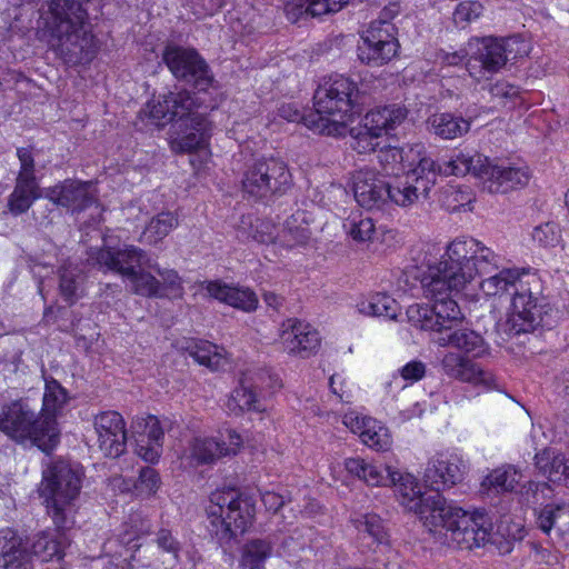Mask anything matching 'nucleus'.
<instances>
[{
    "label": "nucleus",
    "mask_w": 569,
    "mask_h": 569,
    "mask_svg": "<svg viewBox=\"0 0 569 569\" xmlns=\"http://www.w3.org/2000/svg\"><path fill=\"white\" fill-rule=\"evenodd\" d=\"M400 373L405 380L418 381L423 378L426 366L422 361L413 360L405 365Z\"/></svg>",
    "instance_id": "680f3d73"
},
{
    "label": "nucleus",
    "mask_w": 569,
    "mask_h": 569,
    "mask_svg": "<svg viewBox=\"0 0 569 569\" xmlns=\"http://www.w3.org/2000/svg\"><path fill=\"white\" fill-rule=\"evenodd\" d=\"M0 431L11 439L22 442L31 440L46 453L59 443L57 422L37 413L26 400H16L4 406L0 412Z\"/></svg>",
    "instance_id": "6e6552de"
},
{
    "label": "nucleus",
    "mask_w": 569,
    "mask_h": 569,
    "mask_svg": "<svg viewBox=\"0 0 569 569\" xmlns=\"http://www.w3.org/2000/svg\"><path fill=\"white\" fill-rule=\"evenodd\" d=\"M43 197L68 211L81 212L97 201L96 189L91 181L66 179L46 188Z\"/></svg>",
    "instance_id": "dca6fc26"
},
{
    "label": "nucleus",
    "mask_w": 569,
    "mask_h": 569,
    "mask_svg": "<svg viewBox=\"0 0 569 569\" xmlns=\"http://www.w3.org/2000/svg\"><path fill=\"white\" fill-rule=\"evenodd\" d=\"M152 271L148 267H141L128 279L133 293L146 298H158L160 293L159 279Z\"/></svg>",
    "instance_id": "de8ad7c7"
},
{
    "label": "nucleus",
    "mask_w": 569,
    "mask_h": 569,
    "mask_svg": "<svg viewBox=\"0 0 569 569\" xmlns=\"http://www.w3.org/2000/svg\"><path fill=\"white\" fill-rule=\"evenodd\" d=\"M465 472L466 465L460 456L439 452L428 460L423 482L432 490L431 493H440L462 481Z\"/></svg>",
    "instance_id": "2eb2a0df"
},
{
    "label": "nucleus",
    "mask_w": 569,
    "mask_h": 569,
    "mask_svg": "<svg viewBox=\"0 0 569 569\" xmlns=\"http://www.w3.org/2000/svg\"><path fill=\"white\" fill-rule=\"evenodd\" d=\"M177 227L178 218L172 212L162 211L150 219L139 240L150 246L158 244Z\"/></svg>",
    "instance_id": "58836bf2"
},
{
    "label": "nucleus",
    "mask_w": 569,
    "mask_h": 569,
    "mask_svg": "<svg viewBox=\"0 0 569 569\" xmlns=\"http://www.w3.org/2000/svg\"><path fill=\"white\" fill-rule=\"evenodd\" d=\"M148 268L159 277V296L158 298L177 299L184 293L182 279L173 269L160 268L158 263L148 264Z\"/></svg>",
    "instance_id": "c03bdc74"
},
{
    "label": "nucleus",
    "mask_w": 569,
    "mask_h": 569,
    "mask_svg": "<svg viewBox=\"0 0 569 569\" xmlns=\"http://www.w3.org/2000/svg\"><path fill=\"white\" fill-rule=\"evenodd\" d=\"M261 501L269 511L276 513L284 505L286 498L277 492L266 490L261 492Z\"/></svg>",
    "instance_id": "0e129e2a"
},
{
    "label": "nucleus",
    "mask_w": 569,
    "mask_h": 569,
    "mask_svg": "<svg viewBox=\"0 0 569 569\" xmlns=\"http://www.w3.org/2000/svg\"><path fill=\"white\" fill-rule=\"evenodd\" d=\"M309 222L305 211H297L290 216L282 230V239L289 247L305 244L310 238Z\"/></svg>",
    "instance_id": "37998d69"
},
{
    "label": "nucleus",
    "mask_w": 569,
    "mask_h": 569,
    "mask_svg": "<svg viewBox=\"0 0 569 569\" xmlns=\"http://www.w3.org/2000/svg\"><path fill=\"white\" fill-rule=\"evenodd\" d=\"M520 480L513 466H501L491 470L480 482L479 493L483 498H495L512 492Z\"/></svg>",
    "instance_id": "c85d7f7f"
},
{
    "label": "nucleus",
    "mask_w": 569,
    "mask_h": 569,
    "mask_svg": "<svg viewBox=\"0 0 569 569\" xmlns=\"http://www.w3.org/2000/svg\"><path fill=\"white\" fill-rule=\"evenodd\" d=\"M480 8L481 6L477 2H462L457 7L453 19L457 23L469 22L479 16Z\"/></svg>",
    "instance_id": "bf43d9fd"
},
{
    "label": "nucleus",
    "mask_w": 569,
    "mask_h": 569,
    "mask_svg": "<svg viewBox=\"0 0 569 569\" xmlns=\"http://www.w3.org/2000/svg\"><path fill=\"white\" fill-rule=\"evenodd\" d=\"M84 473L79 463L64 459L51 460L42 470L40 496L59 532L70 530L77 512Z\"/></svg>",
    "instance_id": "0eeeda50"
},
{
    "label": "nucleus",
    "mask_w": 569,
    "mask_h": 569,
    "mask_svg": "<svg viewBox=\"0 0 569 569\" xmlns=\"http://www.w3.org/2000/svg\"><path fill=\"white\" fill-rule=\"evenodd\" d=\"M162 60L176 79L199 91L208 90L216 82L209 64L193 48L167 46L162 53Z\"/></svg>",
    "instance_id": "f8f14e48"
},
{
    "label": "nucleus",
    "mask_w": 569,
    "mask_h": 569,
    "mask_svg": "<svg viewBox=\"0 0 569 569\" xmlns=\"http://www.w3.org/2000/svg\"><path fill=\"white\" fill-rule=\"evenodd\" d=\"M347 233L357 242L370 241L376 232L373 219L363 217L359 219H350L345 223Z\"/></svg>",
    "instance_id": "3c124183"
},
{
    "label": "nucleus",
    "mask_w": 569,
    "mask_h": 569,
    "mask_svg": "<svg viewBox=\"0 0 569 569\" xmlns=\"http://www.w3.org/2000/svg\"><path fill=\"white\" fill-rule=\"evenodd\" d=\"M443 372L453 379L473 385H482L486 388H496V377L482 370L471 360L455 352H448L441 360Z\"/></svg>",
    "instance_id": "b1692460"
},
{
    "label": "nucleus",
    "mask_w": 569,
    "mask_h": 569,
    "mask_svg": "<svg viewBox=\"0 0 569 569\" xmlns=\"http://www.w3.org/2000/svg\"><path fill=\"white\" fill-rule=\"evenodd\" d=\"M271 375L266 370H249L244 372L239 380V387L231 392L228 399V409L234 415H240L243 411L263 410L257 392L270 386L267 381H271Z\"/></svg>",
    "instance_id": "412c9836"
},
{
    "label": "nucleus",
    "mask_w": 569,
    "mask_h": 569,
    "mask_svg": "<svg viewBox=\"0 0 569 569\" xmlns=\"http://www.w3.org/2000/svg\"><path fill=\"white\" fill-rule=\"evenodd\" d=\"M488 157L479 153H465L458 152L449 160L443 161L441 169L442 174L449 176H465L467 173L473 174L478 179H482Z\"/></svg>",
    "instance_id": "473e14b6"
},
{
    "label": "nucleus",
    "mask_w": 569,
    "mask_h": 569,
    "mask_svg": "<svg viewBox=\"0 0 569 569\" xmlns=\"http://www.w3.org/2000/svg\"><path fill=\"white\" fill-rule=\"evenodd\" d=\"M272 545L270 538L249 540L243 547L241 569H263L266 560L271 556Z\"/></svg>",
    "instance_id": "a19ab883"
},
{
    "label": "nucleus",
    "mask_w": 569,
    "mask_h": 569,
    "mask_svg": "<svg viewBox=\"0 0 569 569\" xmlns=\"http://www.w3.org/2000/svg\"><path fill=\"white\" fill-rule=\"evenodd\" d=\"M406 158L413 166L407 172L409 178H412L423 192L429 193L437 181V177L442 174V163H438L429 157L422 144L410 147Z\"/></svg>",
    "instance_id": "a878e982"
},
{
    "label": "nucleus",
    "mask_w": 569,
    "mask_h": 569,
    "mask_svg": "<svg viewBox=\"0 0 569 569\" xmlns=\"http://www.w3.org/2000/svg\"><path fill=\"white\" fill-rule=\"evenodd\" d=\"M356 201L367 210L380 208L388 198V184L373 170L361 169L352 176Z\"/></svg>",
    "instance_id": "5701e85b"
},
{
    "label": "nucleus",
    "mask_w": 569,
    "mask_h": 569,
    "mask_svg": "<svg viewBox=\"0 0 569 569\" xmlns=\"http://www.w3.org/2000/svg\"><path fill=\"white\" fill-rule=\"evenodd\" d=\"M63 542L52 538L47 532H40L30 543L32 557H40L43 561H48L53 557H62Z\"/></svg>",
    "instance_id": "8fccbe9b"
},
{
    "label": "nucleus",
    "mask_w": 569,
    "mask_h": 569,
    "mask_svg": "<svg viewBox=\"0 0 569 569\" xmlns=\"http://www.w3.org/2000/svg\"><path fill=\"white\" fill-rule=\"evenodd\" d=\"M162 443L154 445L143 438L137 439L136 453L144 461L154 463L161 455Z\"/></svg>",
    "instance_id": "6e6d98bb"
},
{
    "label": "nucleus",
    "mask_w": 569,
    "mask_h": 569,
    "mask_svg": "<svg viewBox=\"0 0 569 569\" xmlns=\"http://www.w3.org/2000/svg\"><path fill=\"white\" fill-rule=\"evenodd\" d=\"M500 263V256L482 242L470 237L455 239L447 246L442 260L429 267L421 278L423 293L433 303L409 306L406 311L408 321L437 336L452 329L461 321L462 313L451 292L460 291L476 277L498 270Z\"/></svg>",
    "instance_id": "f257e3e1"
},
{
    "label": "nucleus",
    "mask_w": 569,
    "mask_h": 569,
    "mask_svg": "<svg viewBox=\"0 0 569 569\" xmlns=\"http://www.w3.org/2000/svg\"><path fill=\"white\" fill-rule=\"evenodd\" d=\"M93 428L100 450L106 457L118 458L126 451L127 430L122 416L103 411L94 416Z\"/></svg>",
    "instance_id": "a211bd4d"
},
{
    "label": "nucleus",
    "mask_w": 569,
    "mask_h": 569,
    "mask_svg": "<svg viewBox=\"0 0 569 569\" xmlns=\"http://www.w3.org/2000/svg\"><path fill=\"white\" fill-rule=\"evenodd\" d=\"M388 486H393L400 503L415 512L430 533L456 543L461 549L485 547L492 525L483 511L469 512L440 493H421L410 473L388 470Z\"/></svg>",
    "instance_id": "f03ea898"
},
{
    "label": "nucleus",
    "mask_w": 569,
    "mask_h": 569,
    "mask_svg": "<svg viewBox=\"0 0 569 569\" xmlns=\"http://www.w3.org/2000/svg\"><path fill=\"white\" fill-rule=\"evenodd\" d=\"M204 288L210 297L244 312L258 308V297L250 288L233 287L220 281H207Z\"/></svg>",
    "instance_id": "bb28decb"
},
{
    "label": "nucleus",
    "mask_w": 569,
    "mask_h": 569,
    "mask_svg": "<svg viewBox=\"0 0 569 569\" xmlns=\"http://www.w3.org/2000/svg\"><path fill=\"white\" fill-rule=\"evenodd\" d=\"M67 390L54 379L46 380L42 401V417H50L56 421L57 412L67 403Z\"/></svg>",
    "instance_id": "49530a36"
},
{
    "label": "nucleus",
    "mask_w": 569,
    "mask_h": 569,
    "mask_svg": "<svg viewBox=\"0 0 569 569\" xmlns=\"http://www.w3.org/2000/svg\"><path fill=\"white\" fill-rule=\"evenodd\" d=\"M281 343L283 350L301 359L316 355L321 345L317 329L302 320L290 318L282 323Z\"/></svg>",
    "instance_id": "6ab92c4d"
},
{
    "label": "nucleus",
    "mask_w": 569,
    "mask_h": 569,
    "mask_svg": "<svg viewBox=\"0 0 569 569\" xmlns=\"http://www.w3.org/2000/svg\"><path fill=\"white\" fill-rule=\"evenodd\" d=\"M396 27L387 20H373L361 36L358 46L359 59L369 66H382L398 52L399 42Z\"/></svg>",
    "instance_id": "ddd939ff"
},
{
    "label": "nucleus",
    "mask_w": 569,
    "mask_h": 569,
    "mask_svg": "<svg viewBox=\"0 0 569 569\" xmlns=\"http://www.w3.org/2000/svg\"><path fill=\"white\" fill-rule=\"evenodd\" d=\"M361 311L368 316L396 319L399 313L397 301L388 295L377 293L361 305Z\"/></svg>",
    "instance_id": "09e8293b"
},
{
    "label": "nucleus",
    "mask_w": 569,
    "mask_h": 569,
    "mask_svg": "<svg viewBox=\"0 0 569 569\" xmlns=\"http://www.w3.org/2000/svg\"><path fill=\"white\" fill-rule=\"evenodd\" d=\"M388 184V198L391 202L400 207H409L413 204L420 197H428L429 193L423 192L409 174L395 179Z\"/></svg>",
    "instance_id": "4c0bfd02"
},
{
    "label": "nucleus",
    "mask_w": 569,
    "mask_h": 569,
    "mask_svg": "<svg viewBox=\"0 0 569 569\" xmlns=\"http://www.w3.org/2000/svg\"><path fill=\"white\" fill-rule=\"evenodd\" d=\"M379 160L381 163H398L403 160V150L390 147L386 150H381L379 153Z\"/></svg>",
    "instance_id": "338daca9"
},
{
    "label": "nucleus",
    "mask_w": 569,
    "mask_h": 569,
    "mask_svg": "<svg viewBox=\"0 0 569 569\" xmlns=\"http://www.w3.org/2000/svg\"><path fill=\"white\" fill-rule=\"evenodd\" d=\"M181 349L187 351L196 362L212 371L219 370L227 362L224 349L209 341H186V346H181Z\"/></svg>",
    "instance_id": "72a5a7b5"
},
{
    "label": "nucleus",
    "mask_w": 569,
    "mask_h": 569,
    "mask_svg": "<svg viewBox=\"0 0 569 569\" xmlns=\"http://www.w3.org/2000/svg\"><path fill=\"white\" fill-rule=\"evenodd\" d=\"M201 106L200 99L188 90L169 91L148 102L141 112L154 120L158 127L173 122L171 150L187 153L202 148L212 132L211 121L199 112Z\"/></svg>",
    "instance_id": "39448f33"
},
{
    "label": "nucleus",
    "mask_w": 569,
    "mask_h": 569,
    "mask_svg": "<svg viewBox=\"0 0 569 569\" xmlns=\"http://www.w3.org/2000/svg\"><path fill=\"white\" fill-rule=\"evenodd\" d=\"M343 465L349 475L357 477L368 486H388L389 467L377 466L359 457L348 458Z\"/></svg>",
    "instance_id": "c9c22d12"
},
{
    "label": "nucleus",
    "mask_w": 569,
    "mask_h": 569,
    "mask_svg": "<svg viewBox=\"0 0 569 569\" xmlns=\"http://www.w3.org/2000/svg\"><path fill=\"white\" fill-rule=\"evenodd\" d=\"M92 0H47L41 13L43 32L51 49L67 64L90 61L96 53L89 23L88 4Z\"/></svg>",
    "instance_id": "20e7f679"
},
{
    "label": "nucleus",
    "mask_w": 569,
    "mask_h": 569,
    "mask_svg": "<svg viewBox=\"0 0 569 569\" xmlns=\"http://www.w3.org/2000/svg\"><path fill=\"white\" fill-rule=\"evenodd\" d=\"M242 191L253 199L282 194L291 186L287 164L274 158H262L248 167L242 178Z\"/></svg>",
    "instance_id": "9d476101"
},
{
    "label": "nucleus",
    "mask_w": 569,
    "mask_h": 569,
    "mask_svg": "<svg viewBox=\"0 0 569 569\" xmlns=\"http://www.w3.org/2000/svg\"><path fill=\"white\" fill-rule=\"evenodd\" d=\"M360 89L349 77L336 74L320 84L313 96L315 111L306 118L307 127L328 136H342L358 112Z\"/></svg>",
    "instance_id": "423d86ee"
},
{
    "label": "nucleus",
    "mask_w": 569,
    "mask_h": 569,
    "mask_svg": "<svg viewBox=\"0 0 569 569\" xmlns=\"http://www.w3.org/2000/svg\"><path fill=\"white\" fill-rule=\"evenodd\" d=\"M400 12V7L397 3H391L388 7H385L381 12L378 20H387L390 22L396 16H398Z\"/></svg>",
    "instance_id": "774afa93"
},
{
    "label": "nucleus",
    "mask_w": 569,
    "mask_h": 569,
    "mask_svg": "<svg viewBox=\"0 0 569 569\" xmlns=\"http://www.w3.org/2000/svg\"><path fill=\"white\" fill-rule=\"evenodd\" d=\"M254 503L248 497H243L239 502L222 517V523L213 522L208 529L220 542L230 541L238 533H243L251 525L254 517Z\"/></svg>",
    "instance_id": "4be33fe9"
},
{
    "label": "nucleus",
    "mask_w": 569,
    "mask_h": 569,
    "mask_svg": "<svg viewBox=\"0 0 569 569\" xmlns=\"http://www.w3.org/2000/svg\"><path fill=\"white\" fill-rule=\"evenodd\" d=\"M349 417L346 416L345 423L348 422ZM350 420H353L350 418ZM352 431L355 433H359L361 441L377 451H386L391 446V436L389 433L388 428L382 426L375 419L371 418H356L355 425L350 421Z\"/></svg>",
    "instance_id": "c756f323"
},
{
    "label": "nucleus",
    "mask_w": 569,
    "mask_h": 569,
    "mask_svg": "<svg viewBox=\"0 0 569 569\" xmlns=\"http://www.w3.org/2000/svg\"><path fill=\"white\" fill-rule=\"evenodd\" d=\"M242 439L233 430H228L226 438H194L188 449L186 459L190 466L208 465L217 461L218 459L236 455L240 448Z\"/></svg>",
    "instance_id": "f3484780"
},
{
    "label": "nucleus",
    "mask_w": 569,
    "mask_h": 569,
    "mask_svg": "<svg viewBox=\"0 0 569 569\" xmlns=\"http://www.w3.org/2000/svg\"><path fill=\"white\" fill-rule=\"evenodd\" d=\"M29 541H23L13 530L0 532V567L2 569H32Z\"/></svg>",
    "instance_id": "393cba45"
},
{
    "label": "nucleus",
    "mask_w": 569,
    "mask_h": 569,
    "mask_svg": "<svg viewBox=\"0 0 569 569\" xmlns=\"http://www.w3.org/2000/svg\"><path fill=\"white\" fill-rule=\"evenodd\" d=\"M433 341L440 347H451L472 357H481L487 351V345L481 335L458 325L436 336Z\"/></svg>",
    "instance_id": "cd10ccee"
},
{
    "label": "nucleus",
    "mask_w": 569,
    "mask_h": 569,
    "mask_svg": "<svg viewBox=\"0 0 569 569\" xmlns=\"http://www.w3.org/2000/svg\"><path fill=\"white\" fill-rule=\"evenodd\" d=\"M157 546L166 552L172 553L176 558L180 550L179 541L172 536L171 531L166 528L159 529L156 537Z\"/></svg>",
    "instance_id": "13d9d810"
},
{
    "label": "nucleus",
    "mask_w": 569,
    "mask_h": 569,
    "mask_svg": "<svg viewBox=\"0 0 569 569\" xmlns=\"http://www.w3.org/2000/svg\"><path fill=\"white\" fill-rule=\"evenodd\" d=\"M17 157L20 162V170L17 178L37 179L34 158L30 149L18 148Z\"/></svg>",
    "instance_id": "5fc2aeb1"
},
{
    "label": "nucleus",
    "mask_w": 569,
    "mask_h": 569,
    "mask_svg": "<svg viewBox=\"0 0 569 569\" xmlns=\"http://www.w3.org/2000/svg\"><path fill=\"white\" fill-rule=\"evenodd\" d=\"M279 114L281 118H283L290 122H298V121L302 120L306 126H307L306 118L309 117V113L301 114L300 111L297 108H295L292 104H282L279 108Z\"/></svg>",
    "instance_id": "69168bd1"
},
{
    "label": "nucleus",
    "mask_w": 569,
    "mask_h": 569,
    "mask_svg": "<svg viewBox=\"0 0 569 569\" xmlns=\"http://www.w3.org/2000/svg\"><path fill=\"white\" fill-rule=\"evenodd\" d=\"M243 497L234 489H227L211 493L210 503L207 507L209 525L213 522L222 523V517Z\"/></svg>",
    "instance_id": "a18cd8bd"
},
{
    "label": "nucleus",
    "mask_w": 569,
    "mask_h": 569,
    "mask_svg": "<svg viewBox=\"0 0 569 569\" xmlns=\"http://www.w3.org/2000/svg\"><path fill=\"white\" fill-rule=\"evenodd\" d=\"M528 53V44L518 36L508 38H483L467 62V70L477 82L488 80V74L498 72L508 61Z\"/></svg>",
    "instance_id": "1a4fd4ad"
},
{
    "label": "nucleus",
    "mask_w": 569,
    "mask_h": 569,
    "mask_svg": "<svg viewBox=\"0 0 569 569\" xmlns=\"http://www.w3.org/2000/svg\"><path fill=\"white\" fill-rule=\"evenodd\" d=\"M92 264L103 272H114L129 279L141 267H148L150 259L147 252L133 244L122 248L104 247L91 252Z\"/></svg>",
    "instance_id": "4468645a"
},
{
    "label": "nucleus",
    "mask_w": 569,
    "mask_h": 569,
    "mask_svg": "<svg viewBox=\"0 0 569 569\" xmlns=\"http://www.w3.org/2000/svg\"><path fill=\"white\" fill-rule=\"evenodd\" d=\"M351 521L359 533L367 535L378 545L389 542L385 522L377 513H359L353 516Z\"/></svg>",
    "instance_id": "79ce46f5"
},
{
    "label": "nucleus",
    "mask_w": 569,
    "mask_h": 569,
    "mask_svg": "<svg viewBox=\"0 0 569 569\" xmlns=\"http://www.w3.org/2000/svg\"><path fill=\"white\" fill-rule=\"evenodd\" d=\"M535 465L539 472L552 482L569 480V458L561 455L552 456L545 450L535 456Z\"/></svg>",
    "instance_id": "ea45409f"
},
{
    "label": "nucleus",
    "mask_w": 569,
    "mask_h": 569,
    "mask_svg": "<svg viewBox=\"0 0 569 569\" xmlns=\"http://www.w3.org/2000/svg\"><path fill=\"white\" fill-rule=\"evenodd\" d=\"M407 117V108L397 103L377 107L368 111L359 127L349 129L350 136L355 139L353 149L359 153L375 151L377 147L375 140L383 134H389Z\"/></svg>",
    "instance_id": "9b49d317"
},
{
    "label": "nucleus",
    "mask_w": 569,
    "mask_h": 569,
    "mask_svg": "<svg viewBox=\"0 0 569 569\" xmlns=\"http://www.w3.org/2000/svg\"><path fill=\"white\" fill-rule=\"evenodd\" d=\"M59 293L70 306L76 303L83 295L84 274L82 270L71 263H64L59 269Z\"/></svg>",
    "instance_id": "e433bc0d"
},
{
    "label": "nucleus",
    "mask_w": 569,
    "mask_h": 569,
    "mask_svg": "<svg viewBox=\"0 0 569 569\" xmlns=\"http://www.w3.org/2000/svg\"><path fill=\"white\" fill-rule=\"evenodd\" d=\"M427 130L440 139H457L470 130V122L450 112L433 113L427 120Z\"/></svg>",
    "instance_id": "7c9ffc66"
},
{
    "label": "nucleus",
    "mask_w": 569,
    "mask_h": 569,
    "mask_svg": "<svg viewBox=\"0 0 569 569\" xmlns=\"http://www.w3.org/2000/svg\"><path fill=\"white\" fill-rule=\"evenodd\" d=\"M338 11L339 6L337 7L332 0H306L305 12L311 17H321Z\"/></svg>",
    "instance_id": "4d7b16f0"
},
{
    "label": "nucleus",
    "mask_w": 569,
    "mask_h": 569,
    "mask_svg": "<svg viewBox=\"0 0 569 569\" xmlns=\"http://www.w3.org/2000/svg\"><path fill=\"white\" fill-rule=\"evenodd\" d=\"M530 177L527 167H516L507 161L493 162L488 158L481 181L490 193H507L527 186Z\"/></svg>",
    "instance_id": "aec40b11"
},
{
    "label": "nucleus",
    "mask_w": 569,
    "mask_h": 569,
    "mask_svg": "<svg viewBox=\"0 0 569 569\" xmlns=\"http://www.w3.org/2000/svg\"><path fill=\"white\" fill-rule=\"evenodd\" d=\"M41 197H43V192L37 179L16 178L7 207L12 214L19 216L27 212L32 203Z\"/></svg>",
    "instance_id": "2f4dec72"
},
{
    "label": "nucleus",
    "mask_w": 569,
    "mask_h": 569,
    "mask_svg": "<svg viewBox=\"0 0 569 569\" xmlns=\"http://www.w3.org/2000/svg\"><path fill=\"white\" fill-rule=\"evenodd\" d=\"M143 429L140 432V438L146 439V441L157 443H162L163 439V427L160 420L156 416H148L147 418L141 419V421L137 422V428Z\"/></svg>",
    "instance_id": "864d4df0"
},
{
    "label": "nucleus",
    "mask_w": 569,
    "mask_h": 569,
    "mask_svg": "<svg viewBox=\"0 0 569 569\" xmlns=\"http://www.w3.org/2000/svg\"><path fill=\"white\" fill-rule=\"evenodd\" d=\"M537 527L546 535L556 529L559 533L569 530V505L552 502L543 506L537 513Z\"/></svg>",
    "instance_id": "f704fd0d"
},
{
    "label": "nucleus",
    "mask_w": 569,
    "mask_h": 569,
    "mask_svg": "<svg viewBox=\"0 0 569 569\" xmlns=\"http://www.w3.org/2000/svg\"><path fill=\"white\" fill-rule=\"evenodd\" d=\"M532 239L541 247L553 248L560 243L561 231L553 222H546L533 229Z\"/></svg>",
    "instance_id": "603ef678"
},
{
    "label": "nucleus",
    "mask_w": 569,
    "mask_h": 569,
    "mask_svg": "<svg viewBox=\"0 0 569 569\" xmlns=\"http://www.w3.org/2000/svg\"><path fill=\"white\" fill-rule=\"evenodd\" d=\"M488 90L492 97L501 98V99H515L519 94V90L517 87L505 82L497 81L496 83H489Z\"/></svg>",
    "instance_id": "052dcab7"
},
{
    "label": "nucleus",
    "mask_w": 569,
    "mask_h": 569,
    "mask_svg": "<svg viewBox=\"0 0 569 569\" xmlns=\"http://www.w3.org/2000/svg\"><path fill=\"white\" fill-rule=\"evenodd\" d=\"M487 296L503 297L511 301L507 321L511 335L533 332L539 327H551V308L541 293L540 279L536 273L516 268H502L480 283Z\"/></svg>",
    "instance_id": "7ed1b4c3"
},
{
    "label": "nucleus",
    "mask_w": 569,
    "mask_h": 569,
    "mask_svg": "<svg viewBox=\"0 0 569 569\" xmlns=\"http://www.w3.org/2000/svg\"><path fill=\"white\" fill-rule=\"evenodd\" d=\"M139 481L141 487H143L149 492H154L160 483V478L158 472L151 467H143L140 470Z\"/></svg>",
    "instance_id": "e2e57ef3"
}]
</instances>
